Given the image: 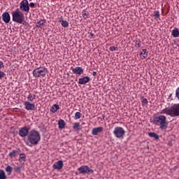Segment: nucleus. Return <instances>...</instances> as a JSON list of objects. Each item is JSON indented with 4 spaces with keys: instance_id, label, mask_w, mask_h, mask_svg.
I'll return each mask as SVG.
<instances>
[{
    "instance_id": "1",
    "label": "nucleus",
    "mask_w": 179,
    "mask_h": 179,
    "mask_svg": "<svg viewBox=\"0 0 179 179\" xmlns=\"http://www.w3.org/2000/svg\"><path fill=\"white\" fill-rule=\"evenodd\" d=\"M41 141V136L40 135V132L36 129H32L29 131L27 137V141H26L25 143L27 146L31 148L32 146L38 145Z\"/></svg>"
},
{
    "instance_id": "2",
    "label": "nucleus",
    "mask_w": 179,
    "mask_h": 179,
    "mask_svg": "<svg viewBox=\"0 0 179 179\" xmlns=\"http://www.w3.org/2000/svg\"><path fill=\"white\" fill-rule=\"evenodd\" d=\"M154 125H159L160 129H167L169 123L167 122V117L165 115H161L155 117L152 120Z\"/></svg>"
},
{
    "instance_id": "3",
    "label": "nucleus",
    "mask_w": 179,
    "mask_h": 179,
    "mask_svg": "<svg viewBox=\"0 0 179 179\" xmlns=\"http://www.w3.org/2000/svg\"><path fill=\"white\" fill-rule=\"evenodd\" d=\"M11 15L13 22H15V23H19L20 24L24 22V13L23 11H20V9H15V10L12 12Z\"/></svg>"
},
{
    "instance_id": "4",
    "label": "nucleus",
    "mask_w": 179,
    "mask_h": 179,
    "mask_svg": "<svg viewBox=\"0 0 179 179\" xmlns=\"http://www.w3.org/2000/svg\"><path fill=\"white\" fill-rule=\"evenodd\" d=\"M48 72V70L47 69V68L42 66L34 69L32 73L34 78H44V76L47 75Z\"/></svg>"
},
{
    "instance_id": "5",
    "label": "nucleus",
    "mask_w": 179,
    "mask_h": 179,
    "mask_svg": "<svg viewBox=\"0 0 179 179\" xmlns=\"http://www.w3.org/2000/svg\"><path fill=\"white\" fill-rule=\"evenodd\" d=\"M113 134L115 138H117L118 139H122L125 136V130H124V128L121 127H116L113 130Z\"/></svg>"
},
{
    "instance_id": "6",
    "label": "nucleus",
    "mask_w": 179,
    "mask_h": 179,
    "mask_svg": "<svg viewBox=\"0 0 179 179\" xmlns=\"http://www.w3.org/2000/svg\"><path fill=\"white\" fill-rule=\"evenodd\" d=\"M78 171H79L80 174H93L94 173L93 169H90V168L86 165L81 166L78 169Z\"/></svg>"
},
{
    "instance_id": "7",
    "label": "nucleus",
    "mask_w": 179,
    "mask_h": 179,
    "mask_svg": "<svg viewBox=\"0 0 179 179\" xmlns=\"http://www.w3.org/2000/svg\"><path fill=\"white\" fill-rule=\"evenodd\" d=\"M20 9L24 12H29L30 10V6H29V1L22 0L20 3Z\"/></svg>"
},
{
    "instance_id": "8",
    "label": "nucleus",
    "mask_w": 179,
    "mask_h": 179,
    "mask_svg": "<svg viewBox=\"0 0 179 179\" xmlns=\"http://www.w3.org/2000/svg\"><path fill=\"white\" fill-rule=\"evenodd\" d=\"M29 129H28L27 127H23L21 129H20L18 131V135L21 138H26V136H29V134H30V131H29Z\"/></svg>"
},
{
    "instance_id": "9",
    "label": "nucleus",
    "mask_w": 179,
    "mask_h": 179,
    "mask_svg": "<svg viewBox=\"0 0 179 179\" xmlns=\"http://www.w3.org/2000/svg\"><path fill=\"white\" fill-rule=\"evenodd\" d=\"M172 117H179V103L174 104L171 107Z\"/></svg>"
},
{
    "instance_id": "10",
    "label": "nucleus",
    "mask_w": 179,
    "mask_h": 179,
    "mask_svg": "<svg viewBox=\"0 0 179 179\" xmlns=\"http://www.w3.org/2000/svg\"><path fill=\"white\" fill-rule=\"evenodd\" d=\"M24 106H25V109L27 110V111H34L36 110V105L30 103L29 101H25L24 103Z\"/></svg>"
},
{
    "instance_id": "11",
    "label": "nucleus",
    "mask_w": 179,
    "mask_h": 179,
    "mask_svg": "<svg viewBox=\"0 0 179 179\" xmlns=\"http://www.w3.org/2000/svg\"><path fill=\"white\" fill-rule=\"evenodd\" d=\"M62 167H64V162L62 160H59L52 165L54 170H61Z\"/></svg>"
},
{
    "instance_id": "12",
    "label": "nucleus",
    "mask_w": 179,
    "mask_h": 179,
    "mask_svg": "<svg viewBox=\"0 0 179 179\" xmlns=\"http://www.w3.org/2000/svg\"><path fill=\"white\" fill-rule=\"evenodd\" d=\"M20 152V148L16 149V150H13L9 152L8 156H9V157H10V159H14L17 156H19Z\"/></svg>"
},
{
    "instance_id": "13",
    "label": "nucleus",
    "mask_w": 179,
    "mask_h": 179,
    "mask_svg": "<svg viewBox=\"0 0 179 179\" xmlns=\"http://www.w3.org/2000/svg\"><path fill=\"white\" fill-rule=\"evenodd\" d=\"M90 82V77L85 76L78 79L79 85H86V83H89Z\"/></svg>"
},
{
    "instance_id": "14",
    "label": "nucleus",
    "mask_w": 179,
    "mask_h": 179,
    "mask_svg": "<svg viewBox=\"0 0 179 179\" xmlns=\"http://www.w3.org/2000/svg\"><path fill=\"white\" fill-rule=\"evenodd\" d=\"M2 19L4 23H9L10 22V15L8 12H5L2 14Z\"/></svg>"
},
{
    "instance_id": "15",
    "label": "nucleus",
    "mask_w": 179,
    "mask_h": 179,
    "mask_svg": "<svg viewBox=\"0 0 179 179\" xmlns=\"http://www.w3.org/2000/svg\"><path fill=\"white\" fill-rule=\"evenodd\" d=\"M103 131V127H95L93 128L92 130V134L94 136H97L99 135L101 131Z\"/></svg>"
},
{
    "instance_id": "16",
    "label": "nucleus",
    "mask_w": 179,
    "mask_h": 179,
    "mask_svg": "<svg viewBox=\"0 0 179 179\" xmlns=\"http://www.w3.org/2000/svg\"><path fill=\"white\" fill-rule=\"evenodd\" d=\"M148 54H149L148 50L146 49H143L142 51H141L139 53L141 59H146Z\"/></svg>"
},
{
    "instance_id": "17",
    "label": "nucleus",
    "mask_w": 179,
    "mask_h": 179,
    "mask_svg": "<svg viewBox=\"0 0 179 179\" xmlns=\"http://www.w3.org/2000/svg\"><path fill=\"white\" fill-rule=\"evenodd\" d=\"M72 71L76 75H82V73H83V69L80 66H77L73 69Z\"/></svg>"
},
{
    "instance_id": "18",
    "label": "nucleus",
    "mask_w": 179,
    "mask_h": 179,
    "mask_svg": "<svg viewBox=\"0 0 179 179\" xmlns=\"http://www.w3.org/2000/svg\"><path fill=\"white\" fill-rule=\"evenodd\" d=\"M160 114H166V115H171V117H172L171 107L169 108H166L164 109H162L160 112Z\"/></svg>"
},
{
    "instance_id": "19",
    "label": "nucleus",
    "mask_w": 179,
    "mask_h": 179,
    "mask_svg": "<svg viewBox=\"0 0 179 179\" xmlns=\"http://www.w3.org/2000/svg\"><path fill=\"white\" fill-rule=\"evenodd\" d=\"M66 125V123H65V121L64 120L60 119L58 121L59 129H64V128H65Z\"/></svg>"
},
{
    "instance_id": "20",
    "label": "nucleus",
    "mask_w": 179,
    "mask_h": 179,
    "mask_svg": "<svg viewBox=\"0 0 179 179\" xmlns=\"http://www.w3.org/2000/svg\"><path fill=\"white\" fill-rule=\"evenodd\" d=\"M59 110V105L58 104H55L53 105L51 108H50V113H52L53 114L57 113Z\"/></svg>"
},
{
    "instance_id": "21",
    "label": "nucleus",
    "mask_w": 179,
    "mask_h": 179,
    "mask_svg": "<svg viewBox=\"0 0 179 179\" xmlns=\"http://www.w3.org/2000/svg\"><path fill=\"white\" fill-rule=\"evenodd\" d=\"M13 170V168L10 165H7L5 171L7 173V176H10L12 174V171Z\"/></svg>"
},
{
    "instance_id": "22",
    "label": "nucleus",
    "mask_w": 179,
    "mask_h": 179,
    "mask_svg": "<svg viewBox=\"0 0 179 179\" xmlns=\"http://www.w3.org/2000/svg\"><path fill=\"white\" fill-rule=\"evenodd\" d=\"M172 36L175 38H177V37H179V29H178V28H175L172 30Z\"/></svg>"
},
{
    "instance_id": "23",
    "label": "nucleus",
    "mask_w": 179,
    "mask_h": 179,
    "mask_svg": "<svg viewBox=\"0 0 179 179\" xmlns=\"http://www.w3.org/2000/svg\"><path fill=\"white\" fill-rule=\"evenodd\" d=\"M6 173L3 169H0V179H6Z\"/></svg>"
},
{
    "instance_id": "24",
    "label": "nucleus",
    "mask_w": 179,
    "mask_h": 179,
    "mask_svg": "<svg viewBox=\"0 0 179 179\" xmlns=\"http://www.w3.org/2000/svg\"><path fill=\"white\" fill-rule=\"evenodd\" d=\"M82 17L84 19H87L89 17V13L86 10H83L81 13Z\"/></svg>"
},
{
    "instance_id": "25",
    "label": "nucleus",
    "mask_w": 179,
    "mask_h": 179,
    "mask_svg": "<svg viewBox=\"0 0 179 179\" xmlns=\"http://www.w3.org/2000/svg\"><path fill=\"white\" fill-rule=\"evenodd\" d=\"M148 136H150V138H155V139H159V135H157V134L155 132L148 133Z\"/></svg>"
},
{
    "instance_id": "26",
    "label": "nucleus",
    "mask_w": 179,
    "mask_h": 179,
    "mask_svg": "<svg viewBox=\"0 0 179 179\" xmlns=\"http://www.w3.org/2000/svg\"><path fill=\"white\" fill-rule=\"evenodd\" d=\"M44 23H45L44 20H41L36 22V27H40L41 29V26H44Z\"/></svg>"
},
{
    "instance_id": "27",
    "label": "nucleus",
    "mask_w": 179,
    "mask_h": 179,
    "mask_svg": "<svg viewBox=\"0 0 179 179\" xmlns=\"http://www.w3.org/2000/svg\"><path fill=\"white\" fill-rule=\"evenodd\" d=\"M153 17L156 20H157V19H160V12H159V10L155 11Z\"/></svg>"
},
{
    "instance_id": "28",
    "label": "nucleus",
    "mask_w": 179,
    "mask_h": 179,
    "mask_svg": "<svg viewBox=\"0 0 179 179\" xmlns=\"http://www.w3.org/2000/svg\"><path fill=\"white\" fill-rule=\"evenodd\" d=\"M36 99V95L35 94H29L27 96V100L28 101H33V100H35Z\"/></svg>"
},
{
    "instance_id": "29",
    "label": "nucleus",
    "mask_w": 179,
    "mask_h": 179,
    "mask_svg": "<svg viewBox=\"0 0 179 179\" xmlns=\"http://www.w3.org/2000/svg\"><path fill=\"white\" fill-rule=\"evenodd\" d=\"M14 171L15 173H17V174H20L21 171H22V166H15L14 167Z\"/></svg>"
},
{
    "instance_id": "30",
    "label": "nucleus",
    "mask_w": 179,
    "mask_h": 179,
    "mask_svg": "<svg viewBox=\"0 0 179 179\" xmlns=\"http://www.w3.org/2000/svg\"><path fill=\"white\" fill-rule=\"evenodd\" d=\"M79 127H80V123L76 122V123H74L73 128V129H76V131H79L80 129L79 128Z\"/></svg>"
},
{
    "instance_id": "31",
    "label": "nucleus",
    "mask_w": 179,
    "mask_h": 179,
    "mask_svg": "<svg viewBox=\"0 0 179 179\" xmlns=\"http://www.w3.org/2000/svg\"><path fill=\"white\" fill-rule=\"evenodd\" d=\"M81 117H82V113H80V112H76L75 113L74 120H80Z\"/></svg>"
},
{
    "instance_id": "32",
    "label": "nucleus",
    "mask_w": 179,
    "mask_h": 179,
    "mask_svg": "<svg viewBox=\"0 0 179 179\" xmlns=\"http://www.w3.org/2000/svg\"><path fill=\"white\" fill-rule=\"evenodd\" d=\"M20 160H22V162H26V154L24 153L20 154Z\"/></svg>"
},
{
    "instance_id": "33",
    "label": "nucleus",
    "mask_w": 179,
    "mask_h": 179,
    "mask_svg": "<svg viewBox=\"0 0 179 179\" xmlns=\"http://www.w3.org/2000/svg\"><path fill=\"white\" fill-rule=\"evenodd\" d=\"M62 27H68V26H69V22H68V21L64 20L62 21V22L61 23Z\"/></svg>"
},
{
    "instance_id": "34",
    "label": "nucleus",
    "mask_w": 179,
    "mask_h": 179,
    "mask_svg": "<svg viewBox=\"0 0 179 179\" xmlns=\"http://www.w3.org/2000/svg\"><path fill=\"white\" fill-rule=\"evenodd\" d=\"M136 48H140V47H141L142 45V42L140 40H137L136 41Z\"/></svg>"
},
{
    "instance_id": "35",
    "label": "nucleus",
    "mask_w": 179,
    "mask_h": 179,
    "mask_svg": "<svg viewBox=\"0 0 179 179\" xmlns=\"http://www.w3.org/2000/svg\"><path fill=\"white\" fill-rule=\"evenodd\" d=\"M141 103L143 104V106H146V104H148V99L144 98L142 99Z\"/></svg>"
},
{
    "instance_id": "36",
    "label": "nucleus",
    "mask_w": 179,
    "mask_h": 179,
    "mask_svg": "<svg viewBox=\"0 0 179 179\" xmlns=\"http://www.w3.org/2000/svg\"><path fill=\"white\" fill-rule=\"evenodd\" d=\"M109 50H110V51L113 52V51H115L117 50V48H115V46H110L109 48Z\"/></svg>"
},
{
    "instance_id": "37",
    "label": "nucleus",
    "mask_w": 179,
    "mask_h": 179,
    "mask_svg": "<svg viewBox=\"0 0 179 179\" xmlns=\"http://www.w3.org/2000/svg\"><path fill=\"white\" fill-rule=\"evenodd\" d=\"M6 74L3 73V71H0V79H2V78H5Z\"/></svg>"
},
{
    "instance_id": "38",
    "label": "nucleus",
    "mask_w": 179,
    "mask_h": 179,
    "mask_svg": "<svg viewBox=\"0 0 179 179\" xmlns=\"http://www.w3.org/2000/svg\"><path fill=\"white\" fill-rule=\"evenodd\" d=\"M90 38H94V34L90 32L89 35Z\"/></svg>"
},
{
    "instance_id": "39",
    "label": "nucleus",
    "mask_w": 179,
    "mask_h": 179,
    "mask_svg": "<svg viewBox=\"0 0 179 179\" xmlns=\"http://www.w3.org/2000/svg\"><path fill=\"white\" fill-rule=\"evenodd\" d=\"M169 100H173V92L169 94L168 96Z\"/></svg>"
},
{
    "instance_id": "40",
    "label": "nucleus",
    "mask_w": 179,
    "mask_h": 179,
    "mask_svg": "<svg viewBox=\"0 0 179 179\" xmlns=\"http://www.w3.org/2000/svg\"><path fill=\"white\" fill-rule=\"evenodd\" d=\"M64 17L61 16V17H59V23H62V22H64Z\"/></svg>"
},
{
    "instance_id": "41",
    "label": "nucleus",
    "mask_w": 179,
    "mask_h": 179,
    "mask_svg": "<svg viewBox=\"0 0 179 179\" xmlns=\"http://www.w3.org/2000/svg\"><path fill=\"white\" fill-rule=\"evenodd\" d=\"M3 62L2 61H0V69H2L3 68Z\"/></svg>"
},
{
    "instance_id": "42",
    "label": "nucleus",
    "mask_w": 179,
    "mask_h": 179,
    "mask_svg": "<svg viewBox=\"0 0 179 179\" xmlns=\"http://www.w3.org/2000/svg\"><path fill=\"white\" fill-rule=\"evenodd\" d=\"M29 6H31V8H34V6H35L34 3H30Z\"/></svg>"
},
{
    "instance_id": "43",
    "label": "nucleus",
    "mask_w": 179,
    "mask_h": 179,
    "mask_svg": "<svg viewBox=\"0 0 179 179\" xmlns=\"http://www.w3.org/2000/svg\"><path fill=\"white\" fill-rule=\"evenodd\" d=\"M96 75H97V72L93 71L92 76H96Z\"/></svg>"
},
{
    "instance_id": "44",
    "label": "nucleus",
    "mask_w": 179,
    "mask_h": 179,
    "mask_svg": "<svg viewBox=\"0 0 179 179\" xmlns=\"http://www.w3.org/2000/svg\"><path fill=\"white\" fill-rule=\"evenodd\" d=\"M29 1H31V0H29Z\"/></svg>"
}]
</instances>
